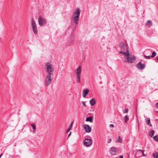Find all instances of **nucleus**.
<instances>
[{
  "label": "nucleus",
  "mask_w": 158,
  "mask_h": 158,
  "mask_svg": "<svg viewBox=\"0 0 158 158\" xmlns=\"http://www.w3.org/2000/svg\"><path fill=\"white\" fill-rule=\"evenodd\" d=\"M111 150L110 151V153L113 155H114L116 154L117 150L116 148L114 147L111 148Z\"/></svg>",
  "instance_id": "obj_12"
},
{
  "label": "nucleus",
  "mask_w": 158,
  "mask_h": 158,
  "mask_svg": "<svg viewBox=\"0 0 158 158\" xmlns=\"http://www.w3.org/2000/svg\"><path fill=\"white\" fill-rule=\"evenodd\" d=\"M119 46L121 49L123 51H126L127 52H128L127 46L124 43L122 42L120 44Z\"/></svg>",
  "instance_id": "obj_9"
},
{
  "label": "nucleus",
  "mask_w": 158,
  "mask_h": 158,
  "mask_svg": "<svg viewBox=\"0 0 158 158\" xmlns=\"http://www.w3.org/2000/svg\"><path fill=\"white\" fill-rule=\"evenodd\" d=\"M82 104L84 106H86V105H85V102H82Z\"/></svg>",
  "instance_id": "obj_26"
},
{
  "label": "nucleus",
  "mask_w": 158,
  "mask_h": 158,
  "mask_svg": "<svg viewBox=\"0 0 158 158\" xmlns=\"http://www.w3.org/2000/svg\"><path fill=\"white\" fill-rule=\"evenodd\" d=\"M156 107L158 108V102L156 103Z\"/></svg>",
  "instance_id": "obj_32"
},
{
  "label": "nucleus",
  "mask_w": 158,
  "mask_h": 158,
  "mask_svg": "<svg viewBox=\"0 0 158 158\" xmlns=\"http://www.w3.org/2000/svg\"><path fill=\"white\" fill-rule=\"evenodd\" d=\"M124 119L125 122L127 123V122L129 120V118L127 115H126L124 118Z\"/></svg>",
  "instance_id": "obj_19"
},
{
  "label": "nucleus",
  "mask_w": 158,
  "mask_h": 158,
  "mask_svg": "<svg viewBox=\"0 0 158 158\" xmlns=\"http://www.w3.org/2000/svg\"><path fill=\"white\" fill-rule=\"evenodd\" d=\"M46 75L44 82L46 86L48 87L51 84L53 79V74H46Z\"/></svg>",
  "instance_id": "obj_3"
},
{
  "label": "nucleus",
  "mask_w": 158,
  "mask_h": 158,
  "mask_svg": "<svg viewBox=\"0 0 158 158\" xmlns=\"http://www.w3.org/2000/svg\"><path fill=\"white\" fill-rule=\"evenodd\" d=\"M96 101L94 98H93L90 101V104L94 106L96 104Z\"/></svg>",
  "instance_id": "obj_15"
},
{
  "label": "nucleus",
  "mask_w": 158,
  "mask_h": 158,
  "mask_svg": "<svg viewBox=\"0 0 158 158\" xmlns=\"http://www.w3.org/2000/svg\"><path fill=\"white\" fill-rule=\"evenodd\" d=\"M152 22L151 21L149 20V26L152 25Z\"/></svg>",
  "instance_id": "obj_24"
},
{
  "label": "nucleus",
  "mask_w": 158,
  "mask_h": 158,
  "mask_svg": "<svg viewBox=\"0 0 158 158\" xmlns=\"http://www.w3.org/2000/svg\"><path fill=\"white\" fill-rule=\"evenodd\" d=\"M146 123L147 124H148V118H147L145 119Z\"/></svg>",
  "instance_id": "obj_28"
},
{
  "label": "nucleus",
  "mask_w": 158,
  "mask_h": 158,
  "mask_svg": "<svg viewBox=\"0 0 158 158\" xmlns=\"http://www.w3.org/2000/svg\"><path fill=\"white\" fill-rule=\"evenodd\" d=\"M92 140L91 139L85 138L84 141V144L87 147L90 146L92 144Z\"/></svg>",
  "instance_id": "obj_8"
},
{
  "label": "nucleus",
  "mask_w": 158,
  "mask_h": 158,
  "mask_svg": "<svg viewBox=\"0 0 158 158\" xmlns=\"http://www.w3.org/2000/svg\"><path fill=\"white\" fill-rule=\"evenodd\" d=\"M148 21H147L146 23V25H148Z\"/></svg>",
  "instance_id": "obj_33"
},
{
  "label": "nucleus",
  "mask_w": 158,
  "mask_h": 158,
  "mask_svg": "<svg viewBox=\"0 0 158 158\" xmlns=\"http://www.w3.org/2000/svg\"><path fill=\"white\" fill-rule=\"evenodd\" d=\"M71 132L69 133V135H68V136H69H69L70 135H71Z\"/></svg>",
  "instance_id": "obj_34"
},
{
  "label": "nucleus",
  "mask_w": 158,
  "mask_h": 158,
  "mask_svg": "<svg viewBox=\"0 0 158 158\" xmlns=\"http://www.w3.org/2000/svg\"><path fill=\"white\" fill-rule=\"evenodd\" d=\"M83 97L85 98L86 95L88 94L89 90L88 89H86L83 90Z\"/></svg>",
  "instance_id": "obj_13"
},
{
  "label": "nucleus",
  "mask_w": 158,
  "mask_h": 158,
  "mask_svg": "<svg viewBox=\"0 0 158 158\" xmlns=\"http://www.w3.org/2000/svg\"><path fill=\"white\" fill-rule=\"evenodd\" d=\"M156 53L155 52H153L152 53V55L150 56L152 57L153 58L156 56Z\"/></svg>",
  "instance_id": "obj_23"
},
{
  "label": "nucleus",
  "mask_w": 158,
  "mask_h": 158,
  "mask_svg": "<svg viewBox=\"0 0 158 158\" xmlns=\"http://www.w3.org/2000/svg\"><path fill=\"white\" fill-rule=\"evenodd\" d=\"M155 141L158 142V135H156L153 137Z\"/></svg>",
  "instance_id": "obj_20"
},
{
  "label": "nucleus",
  "mask_w": 158,
  "mask_h": 158,
  "mask_svg": "<svg viewBox=\"0 0 158 158\" xmlns=\"http://www.w3.org/2000/svg\"><path fill=\"white\" fill-rule=\"evenodd\" d=\"M122 138L120 136H118V142L119 143H122Z\"/></svg>",
  "instance_id": "obj_22"
},
{
  "label": "nucleus",
  "mask_w": 158,
  "mask_h": 158,
  "mask_svg": "<svg viewBox=\"0 0 158 158\" xmlns=\"http://www.w3.org/2000/svg\"><path fill=\"white\" fill-rule=\"evenodd\" d=\"M84 128L87 132H89L91 131V128L87 124H85L83 126Z\"/></svg>",
  "instance_id": "obj_11"
},
{
  "label": "nucleus",
  "mask_w": 158,
  "mask_h": 158,
  "mask_svg": "<svg viewBox=\"0 0 158 158\" xmlns=\"http://www.w3.org/2000/svg\"><path fill=\"white\" fill-rule=\"evenodd\" d=\"M128 109H126L125 111L124 112V113H127L128 112Z\"/></svg>",
  "instance_id": "obj_25"
},
{
  "label": "nucleus",
  "mask_w": 158,
  "mask_h": 158,
  "mask_svg": "<svg viewBox=\"0 0 158 158\" xmlns=\"http://www.w3.org/2000/svg\"><path fill=\"white\" fill-rule=\"evenodd\" d=\"M153 157L155 158H158V153L156 152L153 154Z\"/></svg>",
  "instance_id": "obj_21"
},
{
  "label": "nucleus",
  "mask_w": 158,
  "mask_h": 158,
  "mask_svg": "<svg viewBox=\"0 0 158 158\" xmlns=\"http://www.w3.org/2000/svg\"><path fill=\"white\" fill-rule=\"evenodd\" d=\"M157 112H158V111H157Z\"/></svg>",
  "instance_id": "obj_37"
},
{
  "label": "nucleus",
  "mask_w": 158,
  "mask_h": 158,
  "mask_svg": "<svg viewBox=\"0 0 158 158\" xmlns=\"http://www.w3.org/2000/svg\"><path fill=\"white\" fill-rule=\"evenodd\" d=\"M30 125L32 127V129H33V133H35L36 132V126H35L34 125L31 124H30Z\"/></svg>",
  "instance_id": "obj_17"
},
{
  "label": "nucleus",
  "mask_w": 158,
  "mask_h": 158,
  "mask_svg": "<svg viewBox=\"0 0 158 158\" xmlns=\"http://www.w3.org/2000/svg\"><path fill=\"white\" fill-rule=\"evenodd\" d=\"M119 158H123V156L122 155H120Z\"/></svg>",
  "instance_id": "obj_31"
},
{
  "label": "nucleus",
  "mask_w": 158,
  "mask_h": 158,
  "mask_svg": "<svg viewBox=\"0 0 158 158\" xmlns=\"http://www.w3.org/2000/svg\"><path fill=\"white\" fill-rule=\"evenodd\" d=\"M46 71L47 74H53V65L51 63L48 62L46 64Z\"/></svg>",
  "instance_id": "obj_5"
},
{
  "label": "nucleus",
  "mask_w": 158,
  "mask_h": 158,
  "mask_svg": "<svg viewBox=\"0 0 158 158\" xmlns=\"http://www.w3.org/2000/svg\"><path fill=\"white\" fill-rule=\"evenodd\" d=\"M80 15L79 9L77 8L75 10L73 11L72 15L71 16V19H73L74 22L76 24H78L79 23L78 21L79 19Z\"/></svg>",
  "instance_id": "obj_2"
},
{
  "label": "nucleus",
  "mask_w": 158,
  "mask_h": 158,
  "mask_svg": "<svg viewBox=\"0 0 158 158\" xmlns=\"http://www.w3.org/2000/svg\"><path fill=\"white\" fill-rule=\"evenodd\" d=\"M119 54H122L124 55L125 61L128 63L134 62L136 60V57L131 54L129 53V52H125L121 51L119 52Z\"/></svg>",
  "instance_id": "obj_1"
},
{
  "label": "nucleus",
  "mask_w": 158,
  "mask_h": 158,
  "mask_svg": "<svg viewBox=\"0 0 158 158\" xmlns=\"http://www.w3.org/2000/svg\"><path fill=\"white\" fill-rule=\"evenodd\" d=\"M81 66H80L75 70V73L76 75V81L77 83H79L81 81Z\"/></svg>",
  "instance_id": "obj_4"
},
{
  "label": "nucleus",
  "mask_w": 158,
  "mask_h": 158,
  "mask_svg": "<svg viewBox=\"0 0 158 158\" xmlns=\"http://www.w3.org/2000/svg\"><path fill=\"white\" fill-rule=\"evenodd\" d=\"M157 60H158V56L157 57Z\"/></svg>",
  "instance_id": "obj_36"
},
{
  "label": "nucleus",
  "mask_w": 158,
  "mask_h": 158,
  "mask_svg": "<svg viewBox=\"0 0 158 158\" xmlns=\"http://www.w3.org/2000/svg\"><path fill=\"white\" fill-rule=\"evenodd\" d=\"M31 26L34 33L37 34L38 32L37 26L35 21L33 19L31 20Z\"/></svg>",
  "instance_id": "obj_6"
},
{
  "label": "nucleus",
  "mask_w": 158,
  "mask_h": 158,
  "mask_svg": "<svg viewBox=\"0 0 158 158\" xmlns=\"http://www.w3.org/2000/svg\"><path fill=\"white\" fill-rule=\"evenodd\" d=\"M111 139H108V140L107 143H110L111 142Z\"/></svg>",
  "instance_id": "obj_29"
},
{
  "label": "nucleus",
  "mask_w": 158,
  "mask_h": 158,
  "mask_svg": "<svg viewBox=\"0 0 158 158\" xmlns=\"http://www.w3.org/2000/svg\"><path fill=\"white\" fill-rule=\"evenodd\" d=\"M38 21L39 25L40 26H43L47 23L46 20L41 16L39 17Z\"/></svg>",
  "instance_id": "obj_7"
},
{
  "label": "nucleus",
  "mask_w": 158,
  "mask_h": 158,
  "mask_svg": "<svg viewBox=\"0 0 158 158\" xmlns=\"http://www.w3.org/2000/svg\"><path fill=\"white\" fill-rule=\"evenodd\" d=\"M73 124L71 123L69 127V128L67 129L66 131V133L68 132L71 129V128L72 127Z\"/></svg>",
  "instance_id": "obj_18"
},
{
  "label": "nucleus",
  "mask_w": 158,
  "mask_h": 158,
  "mask_svg": "<svg viewBox=\"0 0 158 158\" xmlns=\"http://www.w3.org/2000/svg\"><path fill=\"white\" fill-rule=\"evenodd\" d=\"M93 118L92 116H91L89 117L86 118L85 121L86 122H90L91 123L93 122Z\"/></svg>",
  "instance_id": "obj_14"
},
{
  "label": "nucleus",
  "mask_w": 158,
  "mask_h": 158,
  "mask_svg": "<svg viewBox=\"0 0 158 158\" xmlns=\"http://www.w3.org/2000/svg\"><path fill=\"white\" fill-rule=\"evenodd\" d=\"M110 126L111 127H113L114 126V125L113 124H111L110 125Z\"/></svg>",
  "instance_id": "obj_30"
},
{
  "label": "nucleus",
  "mask_w": 158,
  "mask_h": 158,
  "mask_svg": "<svg viewBox=\"0 0 158 158\" xmlns=\"http://www.w3.org/2000/svg\"><path fill=\"white\" fill-rule=\"evenodd\" d=\"M145 56L146 57L147 59H148V56Z\"/></svg>",
  "instance_id": "obj_35"
},
{
  "label": "nucleus",
  "mask_w": 158,
  "mask_h": 158,
  "mask_svg": "<svg viewBox=\"0 0 158 158\" xmlns=\"http://www.w3.org/2000/svg\"><path fill=\"white\" fill-rule=\"evenodd\" d=\"M155 134V131L154 130H152L149 134V135L151 137H153Z\"/></svg>",
  "instance_id": "obj_16"
},
{
  "label": "nucleus",
  "mask_w": 158,
  "mask_h": 158,
  "mask_svg": "<svg viewBox=\"0 0 158 158\" xmlns=\"http://www.w3.org/2000/svg\"><path fill=\"white\" fill-rule=\"evenodd\" d=\"M149 125L151 127H152V124L150 123V119L149 118Z\"/></svg>",
  "instance_id": "obj_27"
},
{
  "label": "nucleus",
  "mask_w": 158,
  "mask_h": 158,
  "mask_svg": "<svg viewBox=\"0 0 158 158\" xmlns=\"http://www.w3.org/2000/svg\"><path fill=\"white\" fill-rule=\"evenodd\" d=\"M145 65L141 63V62L140 61L136 65V66L138 69L141 70L144 69Z\"/></svg>",
  "instance_id": "obj_10"
}]
</instances>
